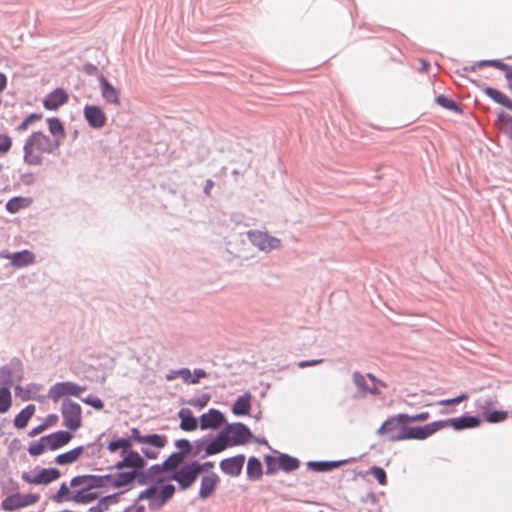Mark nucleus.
<instances>
[{
	"mask_svg": "<svg viewBox=\"0 0 512 512\" xmlns=\"http://www.w3.org/2000/svg\"><path fill=\"white\" fill-rule=\"evenodd\" d=\"M198 472L196 471L192 461L183 464L178 471H174L167 479L178 483L181 491L191 488L198 479Z\"/></svg>",
	"mask_w": 512,
	"mask_h": 512,
	"instance_id": "obj_6",
	"label": "nucleus"
},
{
	"mask_svg": "<svg viewBox=\"0 0 512 512\" xmlns=\"http://www.w3.org/2000/svg\"><path fill=\"white\" fill-rule=\"evenodd\" d=\"M84 452L83 446L75 447L74 449L65 453L59 454L55 458V463L58 465H69L76 462Z\"/></svg>",
	"mask_w": 512,
	"mask_h": 512,
	"instance_id": "obj_34",
	"label": "nucleus"
},
{
	"mask_svg": "<svg viewBox=\"0 0 512 512\" xmlns=\"http://www.w3.org/2000/svg\"><path fill=\"white\" fill-rule=\"evenodd\" d=\"M158 491V485L152 484L149 487H147L145 490L140 492L138 495V498L135 500V503L138 501L147 499L149 501V504H151L153 501H156V492Z\"/></svg>",
	"mask_w": 512,
	"mask_h": 512,
	"instance_id": "obj_47",
	"label": "nucleus"
},
{
	"mask_svg": "<svg viewBox=\"0 0 512 512\" xmlns=\"http://www.w3.org/2000/svg\"><path fill=\"white\" fill-rule=\"evenodd\" d=\"M244 463L245 456L243 454H238L236 456L221 460L220 469L223 473L229 476L237 477L241 474Z\"/></svg>",
	"mask_w": 512,
	"mask_h": 512,
	"instance_id": "obj_17",
	"label": "nucleus"
},
{
	"mask_svg": "<svg viewBox=\"0 0 512 512\" xmlns=\"http://www.w3.org/2000/svg\"><path fill=\"white\" fill-rule=\"evenodd\" d=\"M12 404V396L10 388L7 386H0V414L6 413Z\"/></svg>",
	"mask_w": 512,
	"mask_h": 512,
	"instance_id": "obj_45",
	"label": "nucleus"
},
{
	"mask_svg": "<svg viewBox=\"0 0 512 512\" xmlns=\"http://www.w3.org/2000/svg\"><path fill=\"white\" fill-rule=\"evenodd\" d=\"M192 463L199 475L203 472H208L210 469L214 467V462L212 461L200 463L197 460H193Z\"/></svg>",
	"mask_w": 512,
	"mask_h": 512,
	"instance_id": "obj_57",
	"label": "nucleus"
},
{
	"mask_svg": "<svg viewBox=\"0 0 512 512\" xmlns=\"http://www.w3.org/2000/svg\"><path fill=\"white\" fill-rule=\"evenodd\" d=\"M86 390L85 387L79 386L76 383L66 381L58 382L52 385L48 391V398L53 402H57L63 396H77Z\"/></svg>",
	"mask_w": 512,
	"mask_h": 512,
	"instance_id": "obj_9",
	"label": "nucleus"
},
{
	"mask_svg": "<svg viewBox=\"0 0 512 512\" xmlns=\"http://www.w3.org/2000/svg\"><path fill=\"white\" fill-rule=\"evenodd\" d=\"M492 405V401L490 400H478L477 406L482 411L486 421L489 423H500L504 421L508 417L507 411L495 410L491 411L490 406Z\"/></svg>",
	"mask_w": 512,
	"mask_h": 512,
	"instance_id": "obj_21",
	"label": "nucleus"
},
{
	"mask_svg": "<svg viewBox=\"0 0 512 512\" xmlns=\"http://www.w3.org/2000/svg\"><path fill=\"white\" fill-rule=\"evenodd\" d=\"M83 114L89 126L94 129H100L106 124V115L97 105H86L84 107Z\"/></svg>",
	"mask_w": 512,
	"mask_h": 512,
	"instance_id": "obj_15",
	"label": "nucleus"
},
{
	"mask_svg": "<svg viewBox=\"0 0 512 512\" xmlns=\"http://www.w3.org/2000/svg\"><path fill=\"white\" fill-rule=\"evenodd\" d=\"M210 399H211V396L209 394L202 393L198 397H193V398L187 400L186 403L188 405L192 406V407H196V408L202 409L205 406H207V404L209 403Z\"/></svg>",
	"mask_w": 512,
	"mask_h": 512,
	"instance_id": "obj_48",
	"label": "nucleus"
},
{
	"mask_svg": "<svg viewBox=\"0 0 512 512\" xmlns=\"http://www.w3.org/2000/svg\"><path fill=\"white\" fill-rule=\"evenodd\" d=\"M147 465L146 460L141 456V464L139 465L138 476H139V485L145 486L150 483L157 484V480L160 478L159 475L162 474L160 468H158L157 464L150 466L148 469H145Z\"/></svg>",
	"mask_w": 512,
	"mask_h": 512,
	"instance_id": "obj_16",
	"label": "nucleus"
},
{
	"mask_svg": "<svg viewBox=\"0 0 512 512\" xmlns=\"http://www.w3.org/2000/svg\"><path fill=\"white\" fill-rule=\"evenodd\" d=\"M496 124L512 140V116L502 111L498 114Z\"/></svg>",
	"mask_w": 512,
	"mask_h": 512,
	"instance_id": "obj_43",
	"label": "nucleus"
},
{
	"mask_svg": "<svg viewBox=\"0 0 512 512\" xmlns=\"http://www.w3.org/2000/svg\"><path fill=\"white\" fill-rule=\"evenodd\" d=\"M42 119V114L32 113L27 116L17 127L18 132H23L28 129L30 125Z\"/></svg>",
	"mask_w": 512,
	"mask_h": 512,
	"instance_id": "obj_50",
	"label": "nucleus"
},
{
	"mask_svg": "<svg viewBox=\"0 0 512 512\" xmlns=\"http://www.w3.org/2000/svg\"><path fill=\"white\" fill-rule=\"evenodd\" d=\"M44 451L45 449L43 448L42 443H39L38 441L30 443L28 447V453L33 457L41 455Z\"/></svg>",
	"mask_w": 512,
	"mask_h": 512,
	"instance_id": "obj_59",
	"label": "nucleus"
},
{
	"mask_svg": "<svg viewBox=\"0 0 512 512\" xmlns=\"http://www.w3.org/2000/svg\"><path fill=\"white\" fill-rule=\"evenodd\" d=\"M36 407L34 404H29L23 408L14 418V426L17 429H23L27 426L29 420L35 414Z\"/></svg>",
	"mask_w": 512,
	"mask_h": 512,
	"instance_id": "obj_35",
	"label": "nucleus"
},
{
	"mask_svg": "<svg viewBox=\"0 0 512 512\" xmlns=\"http://www.w3.org/2000/svg\"><path fill=\"white\" fill-rule=\"evenodd\" d=\"M167 478L157 480L158 491L156 492V501L148 504L149 509L153 511L160 510L175 494L176 488L171 483H165Z\"/></svg>",
	"mask_w": 512,
	"mask_h": 512,
	"instance_id": "obj_11",
	"label": "nucleus"
},
{
	"mask_svg": "<svg viewBox=\"0 0 512 512\" xmlns=\"http://www.w3.org/2000/svg\"><path fill=\"white\" fill-rule=\"evenodd\" d=\"M80 399L82 402L92 406L96 410H101L104 407L103 401L99 397L92 394H89L86 397H80Z\"/></svg>",
	"mask_w": 512,
	"mask_h": 512,
	"instance_id": "obj_53",
	"label": "nucleus"
},
{
	"mask_svg": "<svg viewBox=\"0 0 512 512\" xmlns=\"http://www.w3.org/2000/svg\"><path fill=\"white\" fill-rule=\"evenodd\" d=\"M251 394L249 392L239 396L232 406L233 414L237 416L248 415L251 410Z\"/></svg>",
	"mask_w": 512,
	"mask_h": 512,
	"instance_id": "obj_28",
	"label": "nucleus"
},
{
	"mask_svg": "<svg viewBox=\"0 0 512 512\" xmlns=\"http://www.w3.org/2000/svg\"><path fill=\"white\" fill-rule=\"evenodd\" d=\"M180 418V429L184 431H194L199 427V420L193 415L188 408H182L178 412Z\"/></svg>",
	"mask_w": 512,
	"mask_h": 512,
	"instance_id": "obj_26",
	"label": "nucleus"
},
{
	"mask_svg": "<svg viewBox=\"0 0 512 512\" xmlns=\"http://www.w3.org/2000/svg\"><path fill=\"white\" fill-rule=\"evenodd\" d=\"M12 146V139L6 134H0V153H7Z\"/></svg>",
	"mask_w": 512,
	"mask_h": 512,
	"instance_id": "obj_56",
	"label": "nucleus"
},
{
	"mask_svg": "<svg viewBox=\"0 0 512 512\" xmlns=\"http://www.w3.org/2000/svg\"><path fill=\"white\" fill-rule=\"evenodd\" d=\"M111 477L106 475L85 474L77 475L70 480V487L78 488V486L86 487V490H93L97 488H108L110 485Z\"/></svg>",
	"mask_w": 512,
	"mask_h": 512,
	"instance_id": "obj_7",
	"label": "nucleus"
},
{
	"mask_svg": "<svg viewBox=\"0 0 512 512\" xmlns=\"http://www.w3.org/2000/svg\"><path fill=\"white\" fill-rule=\"evenodd\" d=\"M73 502L78 504H89L99 498V494L97 492H93L92 490H86L84 486H78V488H73Z\"/></svg>",
	"mask_w": 512,
	"mask_h": 512,
	"instance_id": "obj_32",
	"label": "nucleus"
},
{
	"mask_svg": "<svg viewBox=\"0 0 512 512\" xmlns=\"http://www.w3.org/2000/svg\"><path fill=\"white\" fill-rule=\"evenodd\" d=\"M30 203H31L30 198L16 196V197L11 198L6 203V210L8 212L14 214V213H17L18 211H20L21 209L28 207L30 205Z\"/></svg>",
	"mask_w": 512,
	"mask_h": 512,
	"instance_id": "obj_40",
	"label": "nucleus"
},
{
	"mask_svg": "<svg viewBox=\"0 0 512 512\" xmlns=\"http://www.w3.org/2000/svg\"><path fill=\"white\" fill-rule=\"evenodd\" d=\"M177 451L183 458L191 455L192 456V444L187 439H179L175 442Z\"/></svg>",
	"mask_w": 512,
	"mask_h": 512,
	"instance_id": "obj_49",
	"label": "nucleus"
},
{
	"mask_svg": "<svg viewBox=\"0 0 512 512\" xmlns=\"http://www.w3.org/2000/svg\"><path fill=\"white\" fill-rule=\"evenodd\" d=\"M1 508L5 511H14L18 508H22V504L20 502V493L7 496L2 501Z\"/></svg>",
	"mask_w": 512,
	"mask_h": 512,
	"instance_id": "obj_46",
	"label": "nucleus"
},
{
	"mask_svg": "<svg viewBox=\"0 0 512 512\" xmlns=\"http://www.w3.org/2000/svg\"><path fill=\"white\" fill-rule=\"evenodd\" d=\"M195 446H192V457H197L201 450L203 449L204 445L207 444V439L205 437L198 439L194 442Z\"/></svg>",
	"mask_w": 512,
	"mask_h": 512,
	"instance_id": "obj_61",
	"label": "nucleus"
},
{
	"mask_svg": "<svg viewBox=\"0 0 512 512\" xmlns=\"http://www.w3.org/2000/svg\"><path fill=\"white\" fill-rule=\"evenodd\" d=\"M224 423H226L224 413L215 408L209 409L199 418V427L201 430H218Z\"/></svg>",
	"mask_w": 512,
	"mask_h": 512,
	"instance_id": "obj_12",
	"label": "nucleus"
},
{
	"mask_svg": "<svg viewBox=\"0 0 512 512\" xmlns=\"http://www.w3.org/2000/svg\"><path fill=\"white\" fill-rule=\"evenodd\" d=\"M300 466V461L288 454L280 453L278 456V469H281L285 472H292L298 469Z\"/></svg>",
	"mask_w": 512,
	"mask_h": 512,
	"instance_id": "obj_38",
	"label": "nucleus"
},
{
	"mask_svg": "<svg viewBox=\"0 0 512 512\" xmlns=\"http://www.w3.org/2000/svg\"><path fill=\"white\" fill-rule=\"evenodd\" d=\"M141 443L156 449H162L167 443V438L165 435L148 434L143 436Z\"/></svg>",
	"mask_w": 512,
	"mask_h": 512,
	"instance_id": "obj_42",
	"label": "nucleus"
},
{
	"mask_svg": "<svg viewBox=\"0 0 512 512\" xmlns=\"http://www.w3.org/2000/svg\"><path fill=\"white\" fill-rule=\"evenodd\" d=\"M63 424L70 431L78 430L82 425L81 406L69 398H65L61 405Z\"/></svg>",
	"mask_w": 512,
	"mask_h": 512,
	"instance_id": "obj_3",
	"label": "nucleus"
},
{
	"mask_svg": "<svg viewBox=\"0 0 512 512\" xmlns=\"http://www.w3.org/2000/svg\"><path fill=\"white\" fill-rule=\"evenodd\" d=\"M264 461L266 464V474L273 475L276 473L278 469V457H274L272 455H266L264 457Z\"/></svg>",
	"mask_w": 512,
	"mask_h": 512,
	"instance_id": "obj_52",
	"label": "nucleus"
},
{
	"mask_svg": "<svg viewBox=\"0 0 512 512\" xmlns=\"http://www.w3.org/2000/svg\"><path fill=\"white\" fill-rule=\"evenodd\" d=\"M247 477L252 481L261 479L263 475V467L261 461L256 457H250L246 467Z\"/></svg>",
	"mask_w": 512,
	"mask_h": 512,
	"instance_id": "obj_36",
	"label": "nucleus"
},
{
	"mask_svg": "<svg viewBox=\"0 0 512 512\" xmlns=\"http://www.w3.org/2000/svg\"><path fill=\"white\" fill-rule=\"evenodd\" d=\"M443 428L452 427L456 431L476 428L481 424L479 416L462 415L456 418L441 420Z\"/></svg>",
	"mask_w": 512,
	"mask_h": 512,
	"instance_id": "obj_13",
	"label": "nucleus"
},
{
	"mask_svg": "<svg viewBox=\"0 0 512 512\" xmlns=\"http://www.w3.org/2000/svg\"><path fill=\"white\" fill-rule=\"evenodd\" d=\"M23 377V364L19 358L14 357L8 364L0 367V386L10 388L14 382L20 383Z\"/></svg>",
	"mask_w": 512,
	"mask_h": 512,
	"instance_id": "obj_5",
	"label": "nucleus"
},
{
	"mask_svg": "<svg viewBox=\"0 0 512 512\" xmlns=\"http://www.w3.org/2000/svg\"><path fill=\"white\" fill-rule=\"evenodd\" d=\"M230 447L244 445L251 438L253 434L249 427L241 422L227 423L222 429Z\"/></svg>",
	"mask_w": 512,
	"mask_h": 512,
	"instance_id": "obj_4",
	"label": "nucleus"
},
{
	"mask_svg": "<svg viewBox=\"0 0 512 512\" xmlns=\"http://www.w3.org/2000/svg\"><path fill=\"white\" fill-rule=\"evenodd\" d=\"M120 454L122 460L118 461L114 465V468L119 472H123L122 470L125 468H129L130 470L139 468V465L141 464V455L137 451H121Z\"/></svg>",
	"mask_w": 512,
	"mask_h": 512,
	"instance_id": "obj_22",
	"label": "nucleus"
},
{
	"mask_svg": "<svg viewBox=\"0 0 512 512\" xmlns=\"http://www.w3.org/2000/svg\"><path fill=\"white\" fill-rule=\"evenodd\" d=\"M123 493H124L123 491H120V492H116V493L101 497L95 506H92L88 509V512H106V511H108L110 506L117 504L120 501V496Z\"/></svg>",
	"mask_w": 512,
	"mask_h": 512,
	"instance_id": "obj_27",
	"label": "nucleus"
},
{
	"mask_svg": "<svg viewBox=\"0 0 512 512\" xmlns=\"http://www.w3.org/2000/svg\"><path fill=\"white\" fill-rule=\"evenodd\" d=\"M70 488V485L68 486L65 482L62 483L58 491L51 497V500L55 503L73 502L74 490L71 491Z\"/></svg>",
	"mask_w": 512,
	"mask_h": 512,
	"instance_id": "obj_41",
	"label": "nucleus"
},
{
	"mask_svg": "<svg viewBox=\"0 0 512 512\" xmlns=\"http://www.w3.org/2000/svg\"><path fill=\"white\" fill-rule=\"evenodd\" d=\"M141 452L144 454V456L148 459H156L159 455V449L156 448H150L143 446L141 448Z\"/></svg>",
	"mask_w": 512,
	"mask_h": 512,
	"instance_id": "obj_62",
	"label": "nucleus"
},
{
	"mask_svg": "<svg viewBox=\"0 0 512 512\" xmlns=\"http://www.w3.org/2000/svg\"><path fill=\"white\" fill-rule=\"evenodd\" d=\"M484 92L496 103L501 104L508 110L512 111V100L508 98L504 93L493 87H486Z\"/></svg>",
	"mask_w": 512,
	"mask_h": 512,
	"instance_id": "obj_39",
	"label": "nucleus"
},
{
	"mask_svg": "<svg viewBox=\"0 0 512 512\" xmlns=\"http://www.w3.org/2000/svg\"><path fill=\"white\" fill-rule=\"evenodd\" d=\"M35 262V255L29 250H22L11 254V264L23 268Z\"/></svg>",
	"mask_w": 512,
	"mask_h": 512,
	"instance_id": "obj_31",
	"label": "nucleus"
},
{
	"mask_svg": "<svg viewBox=\"0 0 512 512\" xmlns=\"http://www.w3.org/2000/svg\"><path fill=\"white\" fill-rule=\"evenodd\" d=\"M16 396L20 397L22 400L27 401L31 399L30 393L28 390H24L20 385H16L14 387Z\"/></svg>",
	"mask_w": 512,
	"mask_h": 512,
	"instance_id": "obj_64",
	"label": "nucleus"
},
{
	"mask_svg": "<svg viewBox=\"0 0 512 512\" xmlns=\"http://www.w3.org/2000/svg\"><path fill=\"white\" fill-rule=\"evenodd\" d=\"M230 447L222 430L205 446V455L202 458L210 455L218 454Z\"/></svg>",
	"mask_w": 512,
	"mask_h": 512,
	"instance_id": "obj_25",
	"label": "nucleus"
},
{
	"mask_svg": "<svg viewBox=\"0 0 512 512\" xmlns=\"http://www.w3.org/2000/svg\"><path fill=\"white\" fill-rule=\"evenodd\" d=\"M49 435H50V450L51 451L58 450V449L62 448L63 446L67 445L73 437V435L70 431H64V430L56 431Z\"/></svg>",
	"mask_w": 512,
	"mask_h": 512,
	"instance_id": "obj_29",
	"label": "nucleus"
},
{
	"mask_svg": "<svg viewBox=\"0 0 512 512\" xmlns=\"http://www.w3.org/2000/svg\"><path fill=\"white\" fill-rule=\"evenodd\" d=\"M102 97L111 104L119 105V91L103 76L98 75Z\"/></svg>",
	"mask_w": 512,
	"mask_h": 512,
	"instance_id": "obj_24",
	"label": "nucleus"
},
{
	"mask_svg": "<svg viewBox=\"0 0 512 512\" xmlns=\"http://www.w3.org/2000/svg\"><path fill=\"white\" fill-rule=\"evenodd\" d=\"M168 459L169 462H171L172 467H174V471H178L180 469L184 460V458L178 452H173L170 454Z\"/></svg>",
	"mask_w": 512,
	"mask_h": 512,
	"instance_id": "obj_58",
	"label": "nucleus"
},
{
	"mask_svg": "<svg viewBox=\"0 0 512 512\" xmlns=\"http://www.w3.org/2000/svg\"><path fill=\"white\" fill-rule=\"evenodd\" d=\"M68 101V94L61 88H56L50 92L43 100V105L47 110H56Z\"/></svg>",
	"mask_w": 512,
	"mask_h": 512,
	"instance_id": "obj_23",
	"label": "nucleus"
},
{
	"mask_svg": "<svg viewBox=\"0 0 512 512\" xmlns=\"http://www.w3.org/2000/svg\"><path fill=\"white\" fill-rule=\"evenodd\" d=\"M247 237L254 246L266 253L278 249L281 246L280 239L273 237L266 232L249 230L247 232Z\"/></svg>",
	"mask_w": 512,
	"mask_h": 512,
	"instance_id": "obj_8",
	"label": "nucleus"
},
{
	"mask_svg": "<svg viewBox=\"0 0 512 512\" xmlns=\"http://www.w3.org/2000/svg\"><path fill=\"white\" fill-rule=\"evenodd\" d=\"M429 417H430L429 412H421V413L411 415V416L408 414L402 413V416H401V418L405 421V424L410 423V422L426 421L429 419Z\"/></svg>",
	"mask_w": 512,
	"mask_h": 512,
	"instance_id": "obj_54",
	"label": "nucleus"
},
{
	"mask_svg": "<svg viewBox=\"0 0 512 512\" xmlns=\"http://www.w3.org/2000/svg\"><path fill=\"white\" fill-rule=\"evenodd\" d=\"M401 416L402 413L386 419L377 430V434L388 435V440L391 441V437L397 434L401 430L402 426H406L405 421Z\"/></svg>",
	"mask_w": 512,
	"mask_h": 512,
	"instance_id": "obj_20",
	"label": "nucleus"
},
{
	"mask_svg": "<svg viewBox=\"0 0 512 512\" xmlns=\"http://www.w3.org/2000/svg\"><path fill=\"white\" fill-rule=\"evenodd\" d=\"M111 477L109 487L114 489L132 487L136 482L139 485L138 470L132 469L129 471L118 472L116 474H109Z\"/></svg>",
	"mask_w": 512,
	"mask_h": 512,
	"instance_id": "obj_14",
	"label": "nucleus"
},
{
	"mask_svg": "<svg viewBox=\"0 0 512 512\" xmlns=\"http://www.w3.org/2000/svg\"><path fill=\"white\" fill-rule=\"evenodd\" d=\"M59 148L57 140H53L42 131H35L25 140L23 161L29 166H40L43 164L41 153L56 154Z\"/></svg>",
	"mask_w": 512,
	"mask_h": 512,
	"instance_id": "obj_1",
	"label": "nucleus"
},
{
	"mask_svg": "<svg viewBox=\"0 0 512 512\" xmlns=\"http://www.w3.org/2000/svg\"><path fill=\"white\" fill-rule=\"evenodd\" d=\"M369 474H371L380 485H386L387 483V475L385 470L379 466H372L369 469Z\"/></svg>",
	"mask_w": 512,
	"mask_h": 512,
	"instance_id": "obj_51",
	"label": "nucleus"
},
{
	"mask_svg": "<svg viewBox=\"0 0 512 512\" xmlns=\"http://www.w3.org/2000/svg\"><path fill=\"white\" fill-rule=\"evenodd\" d=\"M205 377H207V373L204 369H194L193 373H191L190 384H197L201 378Z\"/></svg>",
	"mask_w": 512,
	"mask_h": 512,
	"instance_id": "obj_60",
	"label": "nucleus"
},
{
	"mask_svg": "<svg viewBox=\"0 0 512 512\" xmlns=\"http://www.w3.org/2000/svg\"><path fill=\"white\" fill-rule=\"evenodd\" d=\"M20 181L25 186L33 185L36 181V178L33 173L28 172L20 175Z\"/></svg>",
	"mask_w": 512,
	"mask_h": 512,
	"instance_id": "obj_63",
	"label": "nucleus"
},
{
	"mask_svg": "<svg viewBox=\"0 0 512 512\" xmlns=\"http://www.w3.org/2000/svg\"><path fill=\"white\" fill-rule=\"evenodd\" d=\"M347 463V460L340 461H308L307 467L314 472H330L343 464Z\"/></svg>",
	"mask_w": 512,
	"mask_h": 512,
	"instance_id": "obj_33",
	"label": "nucleus"
},
{
	"mask_svg": "<svg viewBox=\"0 0 512 512\" xmlns=\"http://www.w3.org/2000/svg\"><path fill=\"white\" fill-rule=\"evenodd\" d=\"M48 129L52 135L53 140H57L59 142V146H61L63 140L66 137V132L61 120L57 117H51L47 119Z\"/></svg>",
	"mask_w": 512,
	"mask_h": 512,
	"instance_id": "obj_30",
	"label": "nucleus"
},
{
	"mask_svg": "<svg viewBox=\"0 0 512 512\" xmlns=\"http://www.w3.org/2000/svg\"><path fill=\"white\" fill-rule=\"evenodd\" d=\"M219 483L220 477L215 472L203 475L201 478V484L198 494L199 498L205 500L211 497L214 494Z\"/></svg>",
	"mask_w": 512,
	"mask_h": 512,
	"instance_id": "obj_19",
	"label": "nucleus"
},
{
	"mask_svg": "<svg viewBox=\"0 0 512 512\" xmlns=\"http://www.w3.org/2000/svg\"><path fill=\"white\" fill-rule=\"evenodd\" d=\"M40 495L39 494H20V502L22 504V507H27L32 504H35L39 501Z\"/></svg>",
	"mask_w": 512,
	"mask_h": 512,
	"instance_id": "obj_55",
	"label": "nucleus"
},
{
	"mask_svg": "<svg viewBox=\"0 0 512 512\" xmlns=\"http://www.w3.org/2000/svg\"><path fill=\"white\" fill-rule=\"evenodd\" d=\"M436 103L438 105H440L441 107H443L447 110L453 111L457 114H461L463 112L460 104H458L453 99L446 97L445 95H442V94L438 95L436 97Z\"/></svg>",
	"mask_w": 512,
	"mask_h": 512,
	"instance_id": "obj_44",
	"label": "nucleus"
},
{
	"mask_svg": "<svg viewBox=\"0 0 512 512\" xmlns=\"http://www.w3.org/2000/svg\"><path fill=\"white\" fill-rule=\"evenodd\" d=\"M366 378L367 376L359 371L352 373V382L358 389V393L354 396L355 398H366L368 394L374 396L380 395V390H378L377 387H370L367 384Z\"/></svg>",
	"mask_w": 512,
	"mask_h": 512,
	"instance_id": "obj_18",
	"label": "nucleus"
},
{
	"mask_svg": "<svg viewBox=\"0 0 512 512\" xmlns=\"http://www.w3.org/2000/svg\"><path fill=\"white\" fill-rule=\"evenodd\" d=\"M60 476L61 473L57 468H42L35 475L29 472H23L21 475L25 482L35 485H48Z\"/></svg>",
	"mask_w": 512,
	"mask_h": 512,
	"instance_id": "obj_10",
	"label": "nucleus"
},
{
	"mask_svg": "<svg viewBox=\"0 0 512 512\" xmlns=\"http://www.w3.org/2000/svg\"><path fill=\"white\" fill-rule=\"evenodd\" d=\"M487 66L494 67V68L499 69L501 71L509 69V64H506V63L502 62L501 60L492 59V60H481V61L476 62L472 66H465V67H463V71H465V72H473L477 68L480 69V68L487 67Z\"/></svg>",
	"mask_w": 512,
	"mask_h": 512,
	"instance_id": "obj_37",
	"label": "nucleus"
},
{
	"mask_svg": "<svg viewBox=\"0 0 512 512\" xmlns=\"http://www.w3.org/2000/svg\"><path fill=\"white\" fill-rule=\"evenodd\" d=\"M441 429H443L441 420L431 422L424 426H402L401 430L391 437V442L407 439L425 440Z\"/></svg>",
	"mask_w": 512,
	"mask_h": 512,
	"instance_id": "obj_2",
	"label": "nucleus"
}]
</instances>
